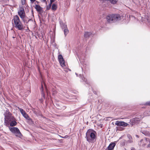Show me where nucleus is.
I'll list each match as a JSON object with an SVG mask.
<instances>
[{"label": "nucleus", "instance_id": "1", "mask_svg": "<svg viewBox=\"0 0 150 150\" xmlns=\"http://www.w3.org/2000/svg\"><path fill=\"white\" fill-rule=\"evenodd\" d=\"M85 138L88 142L93 143L97 139V133L95 131L89 129L86 132Z\"/></svg>", "mask_w": 150, "mask_h": 150}, {"label": "nucleus", "instance_id": "2", "mask_svg": "<svg viewBox=\"0 0 150 150\" xmlns=\"http://www.w3.org/2000/svg\"><path fill=\"white\" fill-rule=\"evenodd\" d=\"M12 21L13 23H14V27L16 29L20 30H24L25 27L18 16H15L13 17Z\"/></svg>", "mask_w": 150, "mask_h": 150}, {"label": "nucleus", "instance_id": "3", "mask_svg": "<svg viewBox=\"0 0 150 150\" xmlns=\"http://www.w3.org/2000/svg\"><path fill=\"white\" fill-rule=\"evenodd\" d=\"M4 123L6 125L9 124L10 121L15 118L7 108L4 110Z\"/></svg>", "mask_w": 150, "mask_h": 150}, {"label": "nucleus", "instance_id": "4", "mask_svg": "<svg viewBox=\"0 0 150 150\" xmlns=\"http://www.w3.org/2000/svg\"><path fill=\"white\" fill-rule=\"evenodd\" d=\"M106 19L108 22L111 23L120 20L121 17L119 14H112L108 16Z\"/></svg>", "mask_w": 150, "mask_h": 150}, {"label": "nucleus", "instance_id": "5", "mask_svg": "<svg viewBox=\"0 0 150 150\" xmlns=\"http://www.w3.org/2000/svg\"><path fill=\"white\" fill-rule=\"evenodd\" d=\"M10 130L16 136L20 137L22 136L20 132L19 129L17 127H9Z\"/></svg>", "mask_w": 150, "mask_h": 150}, {"label": "nucleus", "instance_id": "6", "mask_svg": "<svg viewBox=\"0 0 150 150\" xmlns=\"http://www.w3.org/2000/svg\"><path fill=\"white\" fill-rule=\"evenodd\" d=\"M148 143H150V140L149 138L146 137L144 138L143 139H141L139 143V144L144 146Z\"/></svg>", "mask_w": 150, "mask_h": 150}, {"label": "nucleus", "instance_id": "7", "mask_svg": "<svg viewBox=\"0 0 150 150\" xmlns=\"http://www.w3.org/2000/svg\"><path fill=\"white\" fill-rule=\"evenodd\" d=\"M18 13L21 18H23L25 16V13L24 8L22 7H21L18 11Z\"/></svg>", "mask_w": 150, "mask_h": 150}, {"label": "nucleus", "instance_id": "8", "mask_svg": "<svg viewBox=\"0 0 150 150\" xmlns=\"http://www.w3.org/2000/svg\"><path fill=\"white\" fill-rule=\"evenodd\" d=\"M58 59L60 65L62 67L66 66L64 63V61L62 55L59 54L58 56Z\"/></svg>", "mask_w": 150, "mask_h": 150}, {"label": "nucleus", "instance_id": "9", "mask_svg": "<svg viewBox=\"0 0 150 150\" xmlns=\"http://www.w3.org/2000/svg\"><path fill=\"white\" fill-rule=\"evenodd\" d=\"M115 124L118 126H122L123 127H126L128 125V124L123 121H117L116 122Z\"/></svg>", "mask_w": 150, "mask_h": 150}, {"label": "nucleus", "instance_id": "10", "mask_svg": "<svg viewBox=\"0 0 150 150\" xmlns=\"http://www.w3.org/2000/svg\"><path fill=\"white\" fill-rule=\"evenodd\" d=\"M16 119L15 118L10 122V126H16L17 124V122Z\"/></svg>", "mask_w": 150, "mask_h": 150}, {"label": "nucleus", "instance_id": "11", "mask_svg": "<svg viewBox=\"0 0 150 150\" xmlns=\"http://www.w3.org/2000/svg\"><path fill=\"white\" fill-rule=\"evenodd\" d=\"M115 145V144L114 143H111L109 144L107 149L109 150H112L114 148Z\"/></svg>", "mask_w": 150, "mask_h": 150}, {"label": "nucleus", "instance_id": "12", "mask_svg": "<svg viewBox=\"0 0 150 150\" xmlns=\"http://www.w3.org/2000/svg\"><path fill=\"white\" fill-rule=\"evenodd\" d=\"M127 137L128 138V140L127 141V142L129 143H131L133 142L132 140V138L131 136L129 134L127 135Z\"/></svg>", "mask_w": 150, "mask_h": 150}, {"label": "nucleus", "instance_id": "13", "mask_svg": "<svg viewBox=\"0 0 150 150\" xmlns=\"http://www.w3.org/2000/svg\"><path fill=\"white\" fill-rule=\"evenodd\" d=\"M21 19L24 23H28L29 21L30 20V19H29L26 16H25L24 18H21Z\"/></svg>", "mask_w": 150, "mask_h": 150}, {"label": "nucleus", "instance_id": "14", "mask_svg": "<svg viewBox=\"0 0 150 150\" xmlns=\"http://www.w3.org/2000/svg\"><path fill=\"white\" fill-rule=\"evenodd\" d=\"M35 8L38 12H40L42 10V8L39 5H35Z\"/></svg>", "mask_w": 150, "mask_h": 150}, {"label": "nucleus", "instance_id": "15", "mask_svg": "<svg viewBox=\"0 0 150 150\" xmlns=\"http://www.w3.org/2000/svg\"><path fill=\"white\" fill-rule=\"evenodd\" d=\"M24 118H25L27 120L32 121V119L30 118L28 115L26 113L23 116Z\"/></svg>", "mask_w": 150, "mask_h": 150}, {"label": "nucleus", "instance_id": "16", "mask_svg": "<svg viewBox=\"0 0 150 150\" xmlns=\"http://www.w3.org/2000/svg\"><path fill=\"white\" fill-rule=\"evenodd\" d=\"M118 0H108L110 3L113 4H116Z\"/></svg>", "mask_w": 150, "mask_h": 150}, {"label": "nucleus", "instance_id": "17", "mask_svg": "<svg viewBox=\"0 0 150 150\" xmlns=\"http://www.w3.org/2000/svg\"><path fill=\"white\" fill-rule=\"evenodd\" d=\"M91 33L90 32H86L84 34V37L86 38H87L90 36Z\"/></svg>", "mask_w": 150, "mask_h": 150}, {"label": "nucleus", "instance_id": "18", "mask_svg": "<svg viewBox=\"0 0 150 150\" xmlns=\"http://www.w3.org/2000/svg\"><path fill=\"white\" fill-rule=\"evenodd\" d=\"M60 25L62 28H67V25L63 23L62 22L60 21Z\"/></svg>", "mask_w": 150, "mask_h": 150}, {"label": "nucleus", "instance_id": "19", "mask_svg": "<svg viewBox=\"0 0 150 150\" xmlns=\"http://www.w3.org/2000/svg\"><path fill=\"white\" fill-rule=\"evenodd\" d=\"M57 8V6L56 5L53 4L52 6V9L53 11L56 10Z\"/></svg>", "mask_w": 150, "mask_h": 150}, {"label": "nucleus", "instance_id": "20", "mask_svg": "<svg viewBox=\"0 0 150 150\" xmlns=\"http://www.w3.org/2000/svg\"><path fill=\"white\" fill-rule=\"evenodd\" d=\"M142 132L143 134L146 136H149L150 134L149 133L148 131H143Z\"/></svg>", "mask_w": 150, "mask_h": 150}, {"label": "nucleus", "instance_id": "21", "mask_svg": "<svg viewBox=\"0 0 150 150\" xmlns=\"http://www.w3.org/2000/svg\"><path fill=\"white\" fill-rule=\"evenodd\" d=\"M19 110L21 112L22 114L23 115V116L26 113L25 112V111L23 110L22 108H20L19 109Z\"/></svg>", "mask_w": 150, "mask_h": 150}, {"label": "nucleus", "instance_id": "22", "mask_svg": "<svg viewBox=\"0 0 150 150\" xmlns=\"http://www.w3.org/2000/svg\"><path fill=\"white\" fill-rule=\"evenodd\" d=\"M126 142H127L125 140H123L121 142V144L122 146H125L127 144Z\"/></svg>", "mask_w": 150, "mask_h": 150}, {"label": "nucleus", "instance_id": "23", "mask_svg": "<svg viewBox=\"0 0 150 150\" xmlns=\"http://www.w3.org/2000/svg\"><path fill=\"white\" fill-rule=\"evenodd\" d=\"M69 32V30L67 29L66 28L64 29V33L65 36H66L68 33Z\"/></svg>", "mask_w": 150, "mask_h": 150}, {"label": "nucleus", "instance_id": "24", "mask_svg": "<svg viewBox=\"0 0 150 150\" xmlns=\"http://www.w3.org/2000/svg\"><path fill=\"white\" fill-rule=\"evenodd\" d=\"M52 4L50 3L48 6H47L46 8L47 10H49L51 8Z\"/></svg>", "mask_w": 150, "mask_h": 150}, {"label": "nucleus", "instance_id": "25", "mask_svg": "<svg viewBox=\"0 0 150 150\" xmlns=\"http://www.w3.org/2000/svg\"><path fill=\"white\" fill-rule=\"evenodd\" d=\"M43 83L44 84V85L45 86V85L44 82V81L43 82H42L41 83V91H42L43 92Z\"/></svg>", "mask_w": 150, "mask_h": 150}, {"label": "nucleus", "instance_id": "26", "mask_svg": "<svg viewBox=\"0 0 150 150\" xmlns=\"http://www.w3.org/2000/svg\"><path fill=\"white\" fill-rule=\"evenodd\" d=\"M82 80H83V81L85 82L86 83H88V82L87 81V79L84 77H83V78L82 79Z\"/></svg>", "mask_w": 150, "mask_h": 150}, {"label": "nucleus", "instance_id": "27", "mask_svg": "<svg viewBox=\"0 0 150 150\" xmlns=\"http://www.w3.org/2000/svg\"><path fill=\"white\" fill-rule=\"evenodd\" d=\"M21 2L22 5H24L25 4V0H21Z\"/></svg>", "mask_w": 150, "mask_h": 150}, {"label": "nucleus", "instance_id": "28", "mask_svg": "<svg viewBox=\"0 0 150 150\" xmlns=\"http://www.w3.org/2000/svg\"><path fill=\"white\" fill-rule=\"evenodd\" d=\"M144 105L150 106V101L146 103Z\"/></svg>", "mask_w": 150, "mask_h": 150}, {"label": "nucleus", "instance_id": "29", "mask_svg": "<svg viewBox=\"0 0 150 150\" xmlns=\"http://www.w3.org/2000/svg\"><path fill=\"white\" fill-rule=\"evenodd\" d=\"M52 94H53L54 95L56 93V91L55 90L53 89L52 91Z\"/></svg>", "mask_w": 150, "mask_h": 150}, {"label": "nucleus", "instance_id": "30", "mask_svg": "<svg viewBox=\"0 0 150 150\" xmlns=\"http://www.w3.org/2000/svg\"><path fill=\"white\" fill-rule=\"evenodd\" d=\"M41 1L45 3L46 4H47V2L46 1V0H41Z\"/></svg>", "mask_w": 150, "mask_h": 150}, {"label": "nucleus", "instance_id": "31", "mask_svg": "<svg viewBox=\"0 0 150 150\" xmlns=\"http://www.w3.org/2000/svg\"><path fill=\"white\" fill-rule=\"evenodd\" d=\"M65 107L64 106H63L62 108H58L59 109H64L65 108Z\"/></svg>", "mask_w": 150, "mask_h": 150}, {"label": "nucleus", "instance_id": "32", "mask_svg": "<svg viewBox=\"0 0 150 150\" xmlns=\"http://www.w3.org/2000/svg\"><path fill=\"white\" fill-rule=\"evenodd\" d=\"M55 0H50V3L52 4V3L55 1Z\"/></svg>", "mask_w": 150, "mask_h": 150}, {"label": "nucleus", "instance_id": "33", "mask_svg": "<svg viewBox=\"0 0 150 150\" xmlns=\"http://www.w3.org/2000/svg\"><path fill=\"white\" fill-rule=\"evenodd\" d=\"M31 2L32 3H33L35 2V0H30Z\"/></svg>", "mask_w": 150, "mask_h": 150}, {"label": "nucleus", "instance_id": "34", "mask_svg": "<svg viewBox=\"0 0 150 150\" xmlns=\"http://www.w3.org/2000/svg\"><path fill=\"white\" fill-rule=\"evenodd\" d=\"M131 150H135V149L133 147H132L131 148Z\"/></svg>", "mask_w": 150, "mask_h": 150}, {"label": "nucleus", "instance_id": "35", "mask_svg": "<svg viewBox=\"0 0 150 150\" xmlns=\"http://www.w3.org/2000/svg\"><path fill=\"white\" fill-rule=\"evenodd\" d=\"M100 1H107V0H100ZM107 1H108V0H107Z\"/></svg>", "mask_w": 150, "mask_h": 150}, {"label": "nucleus", "instance_id": "36", "mask_svg": "<svg viewBox=\"0 0 150 150\" xmlns=\"http://www.w3.org/2000/svg\"><path fill=\"white\" fill-rule=\"evenodd\" d=\"M148 146H147L148 147H150V143H148Z\"/></svg>", "mask_w": 150, "mask_h": 150}, {"label": "nucleus", "instance_id": "37", "mask_svg": "<svg viewBox=\"0 0 150 150\" xmlns=\"http://www.w3.org/2000/svg\"><path fill=\"white\" fill-rule=\"evenodd\" d=\"M68 137V136L67 135H66L65 136V137H63L64 138H66L67 137Z\"/></svg>", "mask_w": 150, "mask_h": 150}, {"label": "nucleus", "instance_id": "38", "mask_svg": "<svg viewBox=\"0 0 150 150\" xmlns=\"http://www.w3.org/2000/svg\"><path fill=\"white\" fill-rule=\"evenodd\" d=\"M33 112L34 113H35L36 114V112L35 111H34Z\"/></svg>", "mask_w": 150, "mask_h": 150}, {"label": "nucleus", "instance_id": "39", "mask_svg": "<svg viewBox=\"0 0 150 150\" xmlns=\"http://www.w3.org/2000/svg\"><path fill=\"white\" fill-rule=\"evenodd\" d=\"M105 150H108V149L107 148V149H106Z\"/></svg>", "mask_w": 150, "mask_h": 150}, {"label": "nucleus", "instance_id": "40", "mask_svg": "<svg viewBox=\"0 0 150 150\" xmlns=\"http://www.w3.org/2000/svg\"><path fill=\"white\" fill-rule=\"evenodd\" d=\"M43 96H44H44H45V95H44V94H43Z\"/></svg>", "mask_w": 150, "mask_h": 150}]
</instances>
